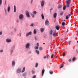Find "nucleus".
<instances>
[{
    "mask_svg": "<svg viewBox=\"0 0 78 78\" xmlns=\"http://www.w3.org/2000/svg\"><path fill=\"white\" fill-rule=\"evenodd\" d=\"M20 70H21L20 69H17V73H20Z\"/></svg>",
    "mask_w": 78,
    "mask_h": 78,
    "instance_id": "nucleus-17",
    "label": "nucleus"
},
{
    "mask_svg": "<svg viewBox=\"0 0 78 78\" xmlns=\"http://www.w3.org/2000/svg\"><path fill=\"white\" fill-rule=\"evenodd\" d=\"M16 22H17L18 23V22H19V20H18L17 21H16Z\"/></svg>",
    "mask_w": 78,
    "mask_h": 78,
    "instance_id": "nucleus-53",
    "label": "nucleus"
},
{
    "mask_svg": "<svg viewBox=\"0 0 78 78\" xmlns=\"http://www.w3.org/2000/svg\"><path fill=\"white\" fill-rule=\"evenodd\" d=\"M40 30L41 33H43L44 31V28H41Z\"/></svg>",
    "mask_w": 78,
    "mask_h": 78,
    "instance_id": "nucleus-14",
    "label": "nucleus"
},
{
    "mask_svg": "<svg viewBox=\"0 0 78 78\" xmlns=\"http://www.w3.org/2000/svg\"><path fill=\"white\" fill-rule=\"evenodd\" d=\"M69 18V16H68V15H67L66 17V19H68Z\"/></svg>",
    "mask_w": 78,
    "mask_h": 78,
    "instance_id": "nucleus-24",
    "label": "nucleus"
},
{
    "mask_svg": "<svg viewBox=\"0 0 78 78\" xmlns=\"http://www.w3.org/2000/svg\"><path fill=\"white\" fill-rule=\"evenodd\" d=\"M3 51V50H1L0 51V53H2Z\"/></svg>",
    "mask_w": 78,
    "mask_h": 78,
    "instance_id": "nucleus-34",
    "label": "nucleus"
},
{
    "mask_svg": "<svg viewBox=\"0 0 78 78\" xmlns=\"http://www.w3.org/2000/svg\"><path fill=\"white\" fill-rule=\"evenodd\" d=\"M61 7H62V5H59L58 6V9H59L61 8Z\"/></svg>",
    "mask_w": 78,
    "mask_h": 78,
    "instance_id": "nucleus-21",
    "label": "nucleus"
},
{
    "mask_svg": "<svg viewBox=\"0 0 78 78\" xmlns=\"http://www.w3.org/2000/svg\"><path fill=\"white\" fill-rule=\"evenodd\" d=\"M72 60V59H71V58L69 59L68 60V61L69 62H70L71 61V60Z\"/></svg>",
    "mask_w": 78,
    "mask_h": 78,
    "instance_id": "nucleus-35",
    "label": "nucleus"
},
{
    "mask_svg": "<svg viewBox=\"0 0 78 78\" xmlns=\"http://www.w3.org/2000/svg\"><path fill=\"white\" fill-rule=\"evenodd\" d=\"M35 39L36 40H37V38L36 37H35Z\"/></svg>",
    "mask_w": 78,
    "mask_h": 78,
    "instance_id": "nucleus-44",
    "label": "nucleus"
},
{
    "mask_svg": "<svg viewBox=\"0 0 78 78\" xmlns=\"http://www.w3.org/2000/svg\"><path fill=\"white\" fill-rule=\"evenodd\" d=\"M36 75H34L32 78H36Z\"/></svg>",
    "mask_w": 78,
    "mask_h": 78,
    "instance_id": "nucleus-41",
    "label": "nucleus"
},
{
    "mask_svg": "<svg viewBox=\"0 0 78 78\" xmlns=\"http://www.w3.org/2000/svg\"><path fill=\"white\" fill-rule=\"evenodd\" d=\"M16 63H15V62L14 61H13L12 62V66H15Z\"/></svg>",
    "mask_w": 78,
    "mask_h": 78,
    "instance_id": "nucleus-15",
    "label": "nucleus"
},
{
    "mask_svg": "<svg viewBox=\"0 0 78 78\" xmlns=\"http://www.w3.org/2000/svg\"><path fill=\"white\" fill-rule=\"evenodd\" d=\"M32 33L31 32H29V33H27L26 35V37H28L29 36L31 35Z\"/></svg>",
    "mask_w": 78,
    "mask_h": 78,
    "instance_id": "nucleus-5",
    "label": "nucleus"
},
{
    "mask_svg": "<svg viewBox=\"0 0 78 78\" xmlns=\"http://www.w3.org/2000/svg\"><path fill=\"white\" fill-rule=\"evenodd\" d=\"M49 73L50 74H53V71H50Z\"/></svg>",
    "mask_w": 78,
    "mask_h": 78,
    "instance_id": "nucleus-33",
    "label": "nucleus"
},
{
    "mask_svg": "<svg viewBox=\"0 0 78 78\" xmlns=\"http://www.w3.org/2000/svg\"><path fill=\"white\" fill-rule=\"evenodd\" d=\"M77 43H78V41H77Z\"/></svg>",
    "mask_w": 78,
    "mask_h": 78,
    "instance_id": "nucleus-63",
    "label": "nucleus"
},
{
    "mask_svg": "<svg viewBox=\"0 0 78 78\" xmlns=\"http://www.w3.org/2000/svg\"><path fill=\"white\" fill-rule=\"evenodd\" d=\"M13 51V50H11V54H12V53Z\"/></svg>",
    "mask_w": 78,
    "mask_h": 78,
    "instance_id": "nucleus-42",
    "label": "nucleus"
},
{
    "mask_svg": "<svg viewBox=\"0 0 78 78\" xmlns=\"http://www.w3.org/2000/svg\"><path fill=\"white\" fill-rule=\"evenodd\" d=\"M70 2L68 1H66V6L68 8H69V6H70V5H70Z\"/></svg>",
    "mask_w": 78,
    "mask_h": 78,
    "instance_id": "nucleus-2",
    "label": "nucleus"
},
{
    "mask_svg": "<svg viewBox=\"0 0 78 78\" xmlns=\"http://www.w3.org/2000/svg\"><path fill=\"white\" fill-rule=\"evenodd\" d=\"M52 9H51V10H52Z\"/></svg>",
    "mask_w": 78,
    "mask_h": 78,
    "instance_id": "nucleus-58",
    "label": "nucleus"
},
{
    "mask_svg": "<svg viewBox=\"0 0 78 78\" xmlns=\"http://www.w3.org/2000/svg\"><path fill=\"white\" fill-rule=\"evenodd\" d=\"M10 9H11V7L9 5H8L7 7V11L8 12H9L10 11Z\"/></svg>",
    "mask_w": 78,
    "mask_h": 78,
    "instance_id": "nucleus-9",
    "label": "nucleus"
},
{
    "mask_svg": "<svg viewBox=\"0 0 78 78\" xmlns=\"http://www.w3.org/2000/svg\"><path fill=\"white\" fill-rule=\"evenodd\" d=\"M30 26L31 27H33V24H31L30 25Z\"/></svg>",
    "mask_w": 78,
    "mask_h": 78,
    "instance_id": "nucleus-45",
    "label": "nucleus"
},
{
    "mask_svg": "<svg viewBox=\"0 0 78 78\" xmlns=\"http://www.w3.org/2000/svg\"><path fill=\"white\" fill-rule=\"evenodd\" d=\"M32 13L31 14V16L33 18H34V16H35V14H36L37 13V12H36V11H33Z\"/></svg>",
    "mask_w": 78,
    "mask_h": 78,
    "instance_id": "nucleus-1",
    "label": "nucleus"
},
{
    "mask_svg": "<svg viewBox=\"0 0 78 78\" xmlns=\"http://www.w3.org/2000/svg\"><path fill=\"white\" fill-rule=\"evenodd\" d=\"M5 12H6V9H5Z\"/></svg>",
    "mask_w": 78,
    "mask_h": 78,
    "instance_id": "nucleus-56",
    "label": "nucleus"
},
{
    "mask_svg": "<svg viewBox=\"0 0 78 78\" xmlns=\"http://www.w3.org/2000/svg\"><path fill=\"white\" fill-rule=\"evenodd\" d=\"M71 42V41L69 42V45H70V43Z\"/></svg>",
    "mask_w": 78,
    "mask_h": 78,
    "instance_id": "nucleus-48",
    "label": "nucleus"
},
{
    "mask_svg": "<svg viewBox=\"0 0 78 78\" xmlns=\"http://www.w3.org/2000/svg\"><path fill=\"white\" fill-rule=\"evenodd\" d=\"M63 56H65V52H63Z\"/></svg>",
    "mask_w": 78,
    "mask_h": 78,
    "instance_id": "nucleus-38",
    "label": "nucleus"
},
{
    "mask_svg": "<svg viewBox=\"0 0 78 78\" xmlns=\"http://www.w3.org/2000/svg\"><path fill=\"white\" fill-rule=\"evenodd\" d=\"M37 66H38V63H36L35 65V67H37Z\"/></svg>",
    "mask_w": 78,
    "mask_h": 78,
    "instance_id": "nucleus-25",
    "label": "nucleus"
},
{
    "mask_svg": "<svg viewBox=\"0 0 78 78\" xmlns=\"http://www.w3.org/2000/svg\"><path fill=\"white\" fill-rule=\"evenodd\" d=\"M26 14L27 17H30V14L29 13L28 11H27Z\"/></svg>",
    "mask_w": 78,
    "mask_h": 78,
    "instance_id": "nucleus-4",
    "label": "nucleus"
},
{
    "mask_svg": "<svg viewBox=\"0 0 78 78\" xmlns=\"http://www.w3.org/2000/svg\"><path fill=\"white\" fill-rule=\"evenodd\" d=\"M14 47H13V48H14Z\"/></svg>",
    "mask_w": 78,
    "mask_h": 78,
    "instance_id": "nucleus-64",
    "label": "nucleus"
},
{
    "mask_svg": "<svg viewBox=\"0 0 78 78\" xmlns=\"http://www.w3.org/2000/svg\"><path fill=\"white\" fill-rule=\"evenodd\" d=\"M11 41H12V40L8 38L6 39V41L8 43H9V42H11Z\"/></svg>",
    "mask_w": 78,
    "mask_h": 78,
    "instance_id": "nucleus-7",
    "label": "nucleus"
},
{
    "mask_svg": "<svg viewBox=\"0 0 78 78\" xmlns=\"http://www.w3.org/2000/svg\"><path fill=\"white\" fill-rule=\"evenodd\" d=\"M23 15L22 14H20L19 16V19L20 20L23 19Z\"/></svg>",
    "mask_w": 78,
    "mask_h": 78,
    "instance_id": "nucleus-6",
    "label": "nucleus"
},
{
    "mask_svg": "<svg viewBox=\"0 0 78 78\" xmlns=\"http://www.w3.org/2000/svg\"><path fill=\"white\" fill-rule=\"evenodd\" d=\"M37 33V31H36V29H34V34H35Z\"/></svg>",
    "mask_w": 78,
    "mask_h": 78,
    "instance_id": "nucleus-19",
    "label": "nucleus"
},
{
    "mask_svg": "<svg viewBox=\"0 0 78 78\" xmlns=\"http://www.w3.org/2000/svg\"><path fill=\"white\" fill-rule=\"evenodd\" d=\"M70 16H71V14H69L68 15L69 17H70Z\"/></svg>",
    "mask_w": 78,
    "mask_h": 78,
    "instance_id": "nucleus-50",
    "label": "nucleus"
},
{
    "mask_svg": "<svg viewBox=\"0 0 78 78\" xmlns=\"http://www.w3.org/2000/svg\"><path fill=\"white\" fill-rule=\"evenodd\" d=\"M72 60L73 61H74V60H75V57L73 58Z\"/></svg>",
    "mask_w": 78,
    "mask_h": 78,
    "instance_id": "nucleus-36",
    "label": "nucleus"
},
{
    "mask_svg": "<svg viewBox=\"0 0 78 78\" xmlns=\"http://www.w3.org/2000/svg\"><path fill=\"white\" fill-rule=\"evenodd\" d=\"M53 56H54V55H53V54L52 55L51 57V58H53Z\"/></svg>",
    "mask_w": 78,
    "mask_h": 78,
    "instance_id": "nucleus-39",
    "label": "nucleus"
},
{
    "mask_svg": "<svg viewBox=\"0 0 78 78\" xmlns=\"http://www.w3.org/2000/svg\"><path fill=\"white\" fill-rule=\"evenodd\" d=\"M25 67H24L23 69V70L22 71V73H23V72H24V71H25Z\"/></svg>",
    "mask_w": 78,
    "mask_h": 78,
    "instance_id": "nucleus-22",
    "label": "nucleus"
},
{
    "mask_svg": "<svg viewBox=\"0 0 78 78\" xmlns=\"http://www.w3.org/2000/svg\"><path fill=\"white\" fill-rule=\"evenodd\" d=\"M77 53H78V51H77Z\"/></svg>",
    "mask_w": 78,
    "mask_h": 78,
    "instance_id": "nucleus-59",
    "label": "nucleus"
},
{
    "mask_svg": "<svg viewBox=\"0 0 78 78\" xmlns=\"http://www.w3.org/2000/svg\"><path fill=\"white\" fill-rule=\"evenodd\" d=\"M6 1H5V4H4V5H6Z\"/></svg>",
    "mask_w": 78,
    "mask_h": 78,
    "instance_id": "nucleus-52",
    "label": "nucleus"
},
{
    "mask_svg": "<svg viewBox=\"0 0 78 78\" xmlns=\"http://www.w3.org/2000/svg\"><path fill=\"white\" fill-rule=\"evenodd\" d=\"M56 34L57 33L56 31H54L52 34L53 36H56Z\"/></svg>",
    "mask_w": 78,
    "mask_h": 78,
    "instance_id": "nucleus-8",
    "label": "nucleus"
},
{
    "mask_svg": "<svg viewBox=\"0 0 78 78\" xmlns=\"http://www.w3.org/2000/svg\"><path fill=\"white\" fill-rule=\"evenodd\" d=\"M39 50H42V48L40 47L39 48Z\"/></svg>",
    "mask_w": 78,
    "mask_h": 78,
    "instance_id": "nucleus-32",
    "label": "nucleus"
},
{
    "mask_svg": "<svg viewBox=\"0 0 78 78\" xmlns=\"http://www.w3.org/2000/svg\"><path fill=\"white\" fill-rule=\"evenodd\" d=\"M38 48L39 47H38L37 46L35 47V49H36L37 50Z\"/></svg>",
    "mask_w": 78,
    "mask_h": 78,
    "instance_id": "nucleus-31",
    "label": "nucleus"
},
{
    "mask_svg": "<svg viewBox=\"0 0 78 78\" xmlns=\"http://www.w3.org/2000/svg\"><path fill=\"white\" fill-rule=\"evenodd\" d=\"M64 21H66V20H64Z\"/></svg>",
    "mask_w": 78,
    "mask_h": 78,
    "instance_id": "nucleus-62",
    "label": "nucleus"
},
{
    "mask_svg": "<svg viewBox=\"0 0 78 78\" xmlns=\"http://www.w3.org/2000/svg\"><path fill=\"white\" fill-rule=\"evenodd\" d=\"M68 0V1H70V0Z\"/></svg>",
    "mask_w": 78,
    "mask_h": 78,
    "instance_id": "nucleus-61",
    "label": "nucleus"
},
{
    "mask_svg": "<svg viewBox=\"0 0 78 78\" xmlns=\"http://www.w3.org/2000/svg\"><path fill=\"white\" fill-rule=\"evenodd\" d=\"M14 12H16V9H14Z\"/></svg>",
    "mask_w": 78,
    "mask_h": 78,
    "instance_id": "nucleus-46",
    "label": "nucleus"
},
{
    "mask_svg": "<svg viewBox=\"0 0 78 78\" xmlns=\"http://www.w3.org/2000/svg\"><path fill=\"white\" fill-rule=\"evenodd\" d=\"M31 51H30V52L29 53H31Z\"/></svg>",
    "mask_w": 78,
    "mask_h": 78,
    "instance_id": "nucleus-57",
    "label": "nucleus"
},
{
    "mask_svg": "<svg viewBox=\"0 0 78 78\" xmlns=\"http://www.w3.org/2000/svg\"><path fill=\"white\" fill-rule=\"evenodd\" d=\"M41 6L42 7L44 6V1H42L41 2Z\"/></svg>",
    "mask_w": 78,
    "mask_h": 78,
    "instance_id": "nucleus-10",
    "label": "nucleus"
},
{
    "mask_svg": "<svg viewBox=\"0 0 78 78\" xmlns=\"http://www.w3.org/2000/svg\"><path fill=\"white\" fill-rule=\"evenodd\" d=\"M56 30H59V26H56L55 27Z\"/></svg>",
    "mask_w": 78,
    "mask_h": 78,
    "instance_id": "nucleus-13",
    "label": "nucleus"
},
{
    "mask_svg": "<svg viewBox=\"0 0 78 78\" xmlns=\"http://www.w3.org/2000/svg\"><path fill=\"white\" fill-rule=\"evenodd\" d=\"M37 46H39V43H37Z\"/></svg>",
    "mask_w": 78,
    "mask_h": 78,
    "instance_id": "nucleus-51",
    "label": "nucleus"
},
{
    "mask_svg": "<svg viewBox=\"0 0 78 78\" xmlns=\"http://www.w3.org/2000/svg\"><path fill=\"white\" fill-rule=\"evenodd\" d=\"M66 9V6H65L63 7V10H65Z\"/></svg>",
    "mask_w": 78,
    "mask_h": 78,
    "instance_id": "nucleus-29",
    "label": "nucleus"
},
{
    "mask_svg": "<svg viewBox=\"0 0 78 78\" xmlns=\"http://www.w3.org/2000/svg\"><path fill=\"white\" fill-rule=\"evenodd\" d=\"M26 75H27V74L25 73H24L23 75V76H26Z\"/></svg>",
    "mask_w": 78,
    "mask_h": 78,
    "instance_id": "nucleus-26",
    "label": "nucleus"
},
{
    "mask_svg": "<svg viewBox=\"0 0 78 78\" xmlns=\"http://www.w3.org/2000/svg\"><path fill=\"white\" fill-rule=\"evenodd\" d=\"M41 17H42V19H44V14H41Z\"/></svg>",
    "mask_w": 78,
    "mask_h": 78,
    "instance_id": "nucleus-18",
    "label": "nucleus"
},
{
    "mask_svg": "<svg viewBox=\"0 0 78 78\" xmlns=\"http://www.w3.org/2000/svg\"><path fill=\"white\" fill-rule=\"evenodd\" d=\"M20 37L21 36V33H20Z\"/></svg>",
    "mask_w": 78,
    "mask_h": 78,
    "instance_id": "nucleus-54",
    "label": "nucleus"
},
{
    "mask_svg": "<svg viewBox=\"0 0 78 78\" xmlns=\"http://www.w3.org/2000/svg\"><path fill=\"white\" fill-rule=\"evenodd\" d=\"M53 30H50L49 32V34L50 35H51L53 33Z\"/></svg>",
    "mask_w": 78,
    "mask_h": 78,
    "instance_id": "nucleus-11",
    "label": "nucleus"
},
{
    "mask_svg": "<svg viewBox=\"0 0 78 78\" xmlns=\"http://www.w3.org/2000/svg\"><path fill=\"white\" fill-rule=\"evenodd\" d=\"M2 31H0V35H2Z\"/></svg>",
    "mask_w": 78,
    "mask_h": 78,
    "instance_id": "nucleus-40",
    "label": "nucleus"
},
{
    "mask_svg": "<svg viewBox=\"0 0 78 78\" xmlns=\"http://www.w3.org/2000/svg\"><path fill=\"white\" fill-rule=\"evenodd\" d=\"M45 23L46 25H48V20H46L45 22Z\"/></svg>",
    "mask_w": 78,
    "mask_h": 78,
    "instance_id": "nucleus-20",
    "label": "nucleus"
},
{
    "mask_svg": "<svg viewBox=\"0 0 78 78\" xmlns=\"http://www.w3.org/2000/svg\"><path fill=\"white\" fill-rule=\"evenodd\" d=\"M62 24L63 26H64V25H65V23L64 22L62 23Z\"/></svg>",
    "mask_w": 78,
    "mask_h": 78,
    "instance_id": "nucleus-27",
    "label": "nucleus"
},
{
    "mask_svg": "<svg viewBox=\"0 0 78 78\" xmlns=\"http://www.w3.org/2000/svg\"><path fill=\"white\" fill-rule=\"evenodd\" d=\"M32 72L33 74H34V71H32Z\"/></svg>",
    "mask_w": 78,
    "mask_h": 78,
    "instance_id": "nucleus-47",
    "label": "nucleus"
},
{
    "mask_svg": "<svg viewBox=\"0 0 78 78\" xmlns=\"http://www.w3.org/2000/svg\"><path fill=\"white\" fill-rule=\"evenodd\" d=\"M62 14H63V12H62L60 13V15H61V16H62Z\"/></svg>",
    "mask_w": 78,
    "mask_h": 78,
    "instance_id": "nucleus-37",
    "label": "nucleus"
},
{
    "mask_svg": "<svg viewBox=\"0 0 78 78\" xmlns=\"http://www.w3.org/2000/svg\"><path fill=\"white\" fill-rule=\"evenodd\" d=\"M47 58V56H45L44 57V59H45V58Z\"/></svg>",
    "mask_w": 78,
    "mask_h": 78,
    "instance_id": "nucleus-49",
    "label": "nucleus"
},
{
    "mask_svg": "<svg viewBox=\"0 0 78 78\" xmlns=\"http://www.w3.org/2000/svg\"><path fill=\"white\" fill-rule=\"evenodd\" d=\"M14 9H16V5L14 6Z\"/></svg>",
    "mask_w": 78,
    "mask_h": 78,
    "instance_id": "nucleus-43",
    "label": "nucleus"
},
{
    "mask_svg": "<svg viewBox=\"0 0 78 78\" xmlns=\"http://www.w3.org/2000/svg\"><path fill=\"white\" fill-rule=\"evenodd\" d=\"M45 72V70L44 69H43L42 70V73H41V76H43L44 75V72Z\"/></svg>",
    "mask_w": 78,
    "mask_h": 78,
    "instance_id": "nucleus-12",
    "label": "nucleus"
},
{
    "mask_svg": "<svg viewBox=\"0 0 78 78\" xmlns=\"http://www.w3.org/2000/svg\"><path fill=\"white\" fill-rule=\"evenodd\" d=\"M30 43H27L25 47L26 48H30Z\"/></svg>",
    "mask_w": 78,
    "mask_h": 78,
    "instance_id": "nucleus-3",
    "label": "nucleus"
},
{
    "mask_svg": "<svg viewBox=\"0 0 78 78\" xmlns=\"http://www.w3.org/2000/svg\"><path fill=\"white\" fill-rule=\"evenodd\" d=\"M57 15V14H56V13H55L54 14V18H56V15Z\"/></svg>",
    "mask_w": 78,
    "mask_h": 78,
    "instance_id": "nucleus-16",
    "label": "nucleus"
},
{
    "mask_svg": "<svg viewBox=\"0 0 78 78\" xmlns=\"http://www.w3.org/2000/svg\"><path fill=\"white\" fill-rule=\"evenodd\" d=\"M2 3V0H0V5H1Z\"/></svg>",
    "mask_w": 78,
    "mask_h": 78,
    "instance_id": "nucleus-28",
    "label": "nucleus"
},
{
    "mask_svg": "<svg viewBox=\"0 0 78 78\" xmlns=\"http://www.w3.org/2000/svg\"><path fill=\"white\" fill-rule=\"evenodd\" d=\"M36 53H37V54H39V51L36 50Z\"/></svg>",
    "mask_w": 78,
    "mask_h": 78,
    "instance_id": "nucleus-23",
    "label": "nucleus"
},
{
    "mask_svg": "<svg viewBox=\"0 0 78 78\" xmlns=\"http://www.w3.org/2000/svg\"><path fill=\"white\" fill-rule=\"evenodd\" d=\"M64 67V66L62 65L60 66V69H61L62 68V67Z\"/></svg>",
    "mask_w": 78,
    "mask_h": 78,
    "instance_id": "nucleus-30",
    "label": "nucleus"
},
{
    "mask_svg": "<svg viewBox=\"0 0 78 78\" xmlns=\"http://www.w3.org/2000/svg\"><path fill=\"white\" fill-rule=\"evenodd\" d=\"M43 44H45V43H43Z\"/></svg>",
    "mask_w": 78,
    "mask_h": 78,
    "instance_id": "nucleus-60",
    "label": "nucleus"
},
{
    "mask_svg": "<svg viewBox=\"0 0 78 78\" xmlns=\"http://www.w3.org/2000/svg\"><path fill=\"white\" fill-rule=\"evenodd\" d=\"M33 3V0H31V3Z\"/></svg>",
    "mask_w": 78,
    "mask_h": 78,
    "instance_id": "nucleus-55",
    "label": "nucleus"
}]
</instances>
